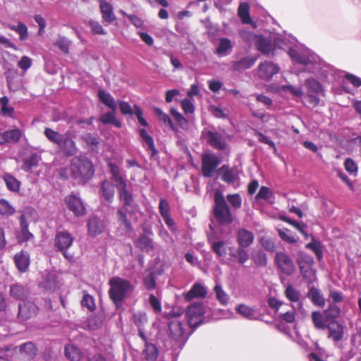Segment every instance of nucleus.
Returning a JSON list of instances; mask_svg holds the SVG:
<instances>
[{"instance_id":"6e6552de","label":"nucleus","mask_w":361,"mask_h":361,"mask_svg":"<svg viewBox=\"0 0 361 361\" xmlns=\"http://www.w3.org/2000/svg\"><path fill=\"white\" fill-rule=\"evenodd\" d=\"M204 314V309L202 303L195 302L191 305L186 311L188 324L196 328L202 323Z\"/></svg>"},{"instance_id":"473e14b6","label":"nucleus","mask_w":361,"mask_h":361,"mask_svg":"<svg viewBox=\"0 0 361 361\" xmlns=\"http://www.w3.org/2000/svg\"><path fill=\"white\" fill-rule=\"evenodd\" d=\"M41 159V156L37 154H32L30 157L25 158L23 161V170L26 172H30L32 168L38 166Z\"/></svg>"},{"instance_id":"5701e85b","label":"nucleus","mask_w":361,"mask_h":361,"mask_svg":"<svg viewBox=\"0 0 361 361\" xmlns=\"http://www.w3.org/2000/svg\"><path fill=\"white\" fill-rule=\"evenodd\" d=\"M58 147L66 156H73L78 152L75 142L68 136H64Z\"/></svg>"},{"instance_id":"cd10ccee","label":"nucleus","mask_w":361,"mask_h":361,"mask_svg":"<svg viewBox=\"0 0 361 361\" xmlns=\"http://www.w3.org/2000/svg\"><path fill=\"white\" fill-rule=\"evenodd\" d=\"M111 176L112 175L111 174ZM111 179H112V176H111ZM111 180L114 183V184H116V183L113 180ZM115 187H116V185H114L112 183L107 180H105L102 183L101 188L102 196L104 198V200H106L107 202H112L115 193Z\"/></svg>"},{"instance_id":"f03ea898","label":"nucleus","mask_w":361,"mask_h":361,"mask_svg":"<svg viewBox=\"0 0 361 361\" xmlns=\"http://www.w3.org/2000/svg\"><path fill=\"white\" fill-rule=\"evenodd\" d=\"M290 56L294 62L304 66L305 71L319 74L322 80L328 82L339 80V73L331 66L322 64L319 56L309 49H305L301 54L291 50Z\"/></svg>"},{"instance_id":"c9c22d12","label":"nucleus","mask_w":361,"mask_h":361,"mask_svg":"<svg viewBox=\"0 0 361 361\" xmlns=\"http://www.w3.org/2000/svg\"><path fill=\"white\" fill-rule=\"evenodd\" d=\"M64 351L66 357L72 361H79L82 357L80 350L72 344L66 345Z\"/></svg>"},{"instance_id":"052dcab7","label":"nucleus","mask_w":361,"mask_h":361,"mask_svg":"<svg viewBox=\"0 0 361 361\" xmlns=\"http://www.w3.org/2000/svg\"><path fill=\"white\" fill-rule=\"evenodd\" d=\"M312 240L311 243L306 245L307 248L312 250L319 259L322 258V252L321 249L320 242L316 240L314 237L312 238Z\"/></svg>"},{"instance_id":"bb28decb","label":"nucleus","mask_w":361,"mask_h":361,"mask_svg":"<svg viewBox=\"0 0 361 361\" xmlns=\"http://www.w3.org/2000/svg\"><path fill=\"white\" fill-rule=\"evenodd\" d=\"M329 329V337L338 342L343 338V327L338 322H331L326 326Z\"/></svg>"},{"instance_id":"9d476101","label":"nucleus","mask_w":361,"mask_h":361,"mask_svg":"<svg viewBox=\"0 0 361 361\" xmlns=\"http://www.w3.org/2000/svg\"><path fill=\"white\" fill-rule=\"evenodd\" d=\"M202 137L214 148L223 150L226 148V142L224 136L216 131L204 129L202 133Z\"/></svg>"},{"instance_id":"a18cd8bd","label":"nucleus","mask_w":361,"mask_h":361,"mask_svg":"<svg viewBox=\"0 0 361 361\" xmlns=\"http://www.w3.org/2000/svg\"><path fill=\"white\" fill-rule=\"evenodd\" d=\"M140 135L142 139L145 147L152 152V155H154L157 151L154 147V140L152 136H150L145 129L140 130Z\"/></svg>"},{"instance_id":"5fc2aeb1","label":"nucleus","mask_w":361,"mask_h":361,"mask_svg":"<svg viewBox=\"0 0 361 361\" xmlns=\"http://www.w3.org/2000/svg\"><path fill=\"white\" fill-rule=\"evenodd\" d=\"M171 113L174 120L178 123V124L182 129H188V121L180 113H179L176 109L173 108L171 109Z\"/></svg>"},{"instance_id":"c756f323","label":"nucleus","mask_w":361,"mask_h":361,"mask_svg":"<svg viewBox=\"0 0 361 361\" xmlns=\"http://www.w3.org/2000/svg\"><path fill=\"white\" fill-rule=\"evenodd\" d=\"M23 135L22 131L18 128L6 130L1 134V141L5 142H17Z\"/></svg>"},{"instance_id":"f257e3e1","label":"nucleus","mask_w":361,"mask_h":361,"mask_svg":"<svg viewBox=\"0 0 361 361\" xmlns=\"http://www.w3.org/2000/svg\"><path fill=\"white\" fill-rule=\"evenodd\" d=\"M112 180L116 183L122 207L117 211L119 227L125 233L133 231L132 224L128 218L133 211V198L132 193L127 189L126 180L121 176L119 167L113 162L108 163Z\"/></svg>"},{"instance_id":"4d7b16f0","label":"nucleus","mask_w":361,"mask_h":361,"mask_svg":"<svg viewBox=\"0 0 361 361\" xmlns=\"http://www.w3.org/2000/svg\"><path fill=\"white\" fill-rule=\"evenodd\" d=\"M15 212V209L5 200H0V214L11 216Z\"/></svg>"},{"instance_id":"39448f33","label":"nucleus","mask_w":361,"mask_h":361,"mask_svg":"<svg viewBox=\"0 0 361 361\" xmlns=\"http://www.w3.org/2000/svg\"><path fill=\"white\" fill-rule=\"evenodd\" d=\"M214 198L215 205L213 213L216 221L222 225L231 224L233 221L232 214L222 192L216 190L214 192Z\"/></svg>"},{"instance_id":"6e6d98bb","label":"nucleus","mask_w":361,"mask_h":361,"mask_svg":"<svg viewBox=\"0 0 361 361\" xmlns=\"http://www.w3.org/2000/svg\"><path fill=\"white\" fill-rule=\"evenodd\" d=\"M81 305L83 307H87L90 311L94 310L96 307L94 298L85 291L83 292Z\"/></svg>"},{"instance_id":"2eb2a0df","label":"nucleus","mask_w":361,"mask_h":361,"mask_svg":"<svg viewBox=\"0 0 361 361\" xmlns=\"http://www.w3.org/2000/svg\"><path fill=\"white\" fill-rule=\"evenodd\" d=\"M66 203L69 210L76 216H82L85 214V207L81 199L75 195H70L66 197Z\"/></svg>"},{"instance_id":"58836bf2","label":"nucleus","mask_w":361,"mask_h":361,"mask_svg":"<svg viewBox=\"0 0 361 361\" xmlns=\"http://www.w3.org/2000/svg\"><path fill=\"white\" fill-rule=\"evenodd\" d=\"M307 295L315 305L321 307L324 306V298L318 289L314 287L311 288L308 291Z\"/></svg>"},{"instance_id":"4c0bfd02","label":"nucleus","mask_w":361,"mask_h":361,"mask_svg":"<svg viewBox=\"0 0 361 361\" xmlns=\"http://www.w3.org/2000/svg\"><path fill=\"white\" fill-rule=\"evenodd\" d=\"M325 315H323L320 312L314 311L312 313V319L314 326L317 329H325L327 326V319Z\"/></svg>"},{"instance_id":"6ab92c4d","label":"nucleus","mask_w":361,"mask_h":361,"mask_svg":"<svg viewBox=\"0 0 361 361\" xmlns=\"http://www.w3.org/2000/svg\"><path fill=\"white\" fill-rule=\"evenodd\" d=\"M105 228L104 221L97 216H92L87 221L88 234L92 237H95L101 234Z\"/></svg>"},{"instance_id":"4be33fe9","label":"nucleus","mask_w":361,"mask_h":361,"mask_svg":"<svg viewBox=\"0 0 361 361\" xmlns=\"http://www.w3.org/2000/svg\"><path fill=\"white\" fill-rule=\"evenodd\" d=\"M257 59V56H248L232 63V69L243 71L252 67Z\"/></svg>"},{"instance_id":"f3484780","label":"nucleus","mask_w":361,"mask_h":361,"mask_svg":"<svg viewBox=\"0 0 361 361\" xmlns=\"http://www.w3.org/2000/svg\"><path fill=\"white\" fill-rule=\"evenodd\" d=\"M285 295L288 300L293 303L292 307L293 310H298L301 313L304 312L302 304L300 302V294L298 290L292 286L288 285L285 290Z\"/></svg>"},{"instance_id":"4468645a","label":"nucleus","mask_w":361,"mask_h":361,"mask_svg":"<svg viewBox=\"0 0 361 361\" xmlns=\"http://www.w3.org/2000/svg\"><path fill=\"white\" fill-rule=\"evenodd\" d=\"M13 350L16 353H19L23 358L33 359L37 355V348L32 342H27L16 347H7L6 351Z\"/></svg>"},{"instance_id":"338daca9","label":"nucleus","mask_w":361,"mask_h":361,"mask_svg":"<svg viewBox=\"0 0 361 361\" xmlns=\"http://www.w3.org/2000/svg\"><path fill=\"white\" fill-rule=\"evenodd\" d=\"M143 281L144 285L147 290H152L155 289L157 286L156 279L152 273H150L149 275L145 276Z\"/></svg>"},{"instance_id":"7ed1b4c3","label":"nucleus","mask_w":361,"mask_h":361,"mask_svg":"<svg viewBox=\"0 0 361 361\" xmlns=\"http://www.w3.org/2000/svg\"><path fill=\"white\" fill-rule=\"evenodd\" d=\"M110 298L116 305L121 304L123 300L134 290L133 285L128 280L114 276L109 280Z\"/></svg>"},{"instance_id":"8fccbe9b","label":"nucleus","mask_w":361,"mask_h":361,"mask_svg":"<svg viewBox=\"0 0 361 361\" xmlns=\"http://www.w3.org/2000/svg\"><path fill=\"white\" fill-rule=\"evenodd\" d=\"M133 321L137 326V329H140V327L145 328L148 319L145 312H137L133 314Z\"/></svg>"},{"instance_id":"3c124183","label":"nucleus","mask_w":361,"mask_h":361,"mask_svg":"<svg viewBox=\"0 0 361 361\" xmlns=\"http://www.w3.org/2000/svg\"><path fill=\"white\" fill-rule=\"evenodd\" d=\"M145 347L144 353L145 358L149 361L156 360L158 355V351L156 346L154 344L146 342Z\"/></svg>"},{"instance_id":"f704fd0d","label":"nucleus","mask_w":361,"mask_h":361,"mask_svg":"<svg viewBox=\"0 0 361 361\" xmlns=\"http://www.w3.org/2000/svg\"><path fill=\"white\" fill-rule=\"evenodd\" d=\"M21 231L18 238L20 242H27L33 239V235L28 231V225L25 217L22 216L20 219Z\"/></svg>"},{"instance_id":"1a4fd4ad","label":"nucleus","mask_w":361,"mask_h":361,"mask_svg":"<svg viewBox=\"0 0 361 361\" xmlns=\"http://www.w3.org/2000/svg\"><path fill=\"white\" fill-rule=\"evenodd\" d=\"M172 314L174 318L169 324L171 335L176 341L178 342V345L183 344L185 329L181 321L178 318L180 315V312L179 310L177 312L173 311Z\"/></svg>"},{"instance_id":"79ce46f5","label":"nucleus","mask_w":361,"mask_h":361,"mask_svg":"<svg viewBox=\"0 0 361 361\" xmlns=\"http://www.w3.org/2000/svg\"><path fill=\"white\" fill-rule=\"evenodd\" d=\"M116 112V111L111 110L110 111L102 114L100 117L101 122L104 124H114L116 128H120L121 127V123L116 119L115 116Z\"/></svg>"},{"instance_id":"774afa93","label":"nucleus","mask_w":361,"mask_h":361,"mask_svg":"<svg viewBox=\"0 0 361 361\" xmlns=\"http://www.w3.org/2000/svg\"><path fill=\"white\" fill-rule=\"evenodd\" d=\"M324 314L326 318H336L340 314V309L334 304L331 305L328 310L324 312Z\"/></svg>"},{"instance_id":"bf43d9fd","label":"nucleus","mask_w":361,"mask_h":361,"mask_svg":"<svg viewBox=\"0 0 361 361\" xmlns=\"http://www.w3.org/2000/svg\"><path fill=\"white\" fill-rule=\"evenodd\" d=\"M280 91H288L295 97H301L303 95V91L301 87H296L291 85H282L279 87Z\"/></svg>"},{"instance_id":"dca6fc26","label":"nucleus","mask_w":361,"mask_h":361,"mask_svg":"<svg viewBox=\"0 0 361 361\" xmlns=\"http://www.w3.org/2000/svg\"><path fill=\"white\" fill-rule=\"evenodd\" d=\"M275 261L281 271L287 275H290L294 271V264L290 258L283 252H278L275 257Z\"/></svg>"},{"instance_id":"a19ab883","label":"nucleus","mask_w":361,"mask_h":361,"mask_svg":"<svg viewBox=\"0 0 361 361\" xmlns=\"http://www.w3.org/2000/svg\"><path fill=\"white\" fill-rule=\"evenodd\" d=\"M232 43L227 38H221L219 40V46L216 49V54L221 56H227L232 49Z\"/></svg>"},{"instance_id":"a211bd4d","label":"nucleus","mask_w":361,"mask_h":361,"mask_svg":"<svg viewBox=\"0 0 361 361\" xmlns=\"http://www.w3.org/2000/svg\"><path fill=\"white\" fill-rule=\"evenodd\" d=\"M207 294V288L200 283H195L189 291L184 293L185 300L190 302L193 299L204 298Z\"/></svg>"},{"instance_id":"9b49d317","label":"nucleus","mask_w":361,"mask_h":361,"mask_svg":"<svg viewBox=\"0 0 361 361\" xmlns=\"http://www.w3.org/2000/svg\"><path fill=\"white\" fill-rule=\"evenodd\" d=\"M279 67L277 64L265 61L259 64L257 68L258 77L264 80H269L272 77L279 72Z\"/></svg>"},{"instance_id":"a878e982","label":"nucleus","mask_w":361,"mask_h":361,"mask_svg":"<svg viewBox=\"0 0 361 361\" xmlns=\"http://www.w3.org/2000/svg\"><path fill=\"white\" fill-rule=\"evenodd\" d=\"M235 311L243 317L248 320H257L259 314L256 310L245 304H240L235 307Z\"/></svg>"},{"instance_id":"0eeeda50","label":"nucleus","mask_w":361,"mask_h":361,"mask_svg":"<svg viewBox=\"0 0 361 361\" xmlns=\"http://www.w3.org/2000/svg\"><path fill=\"white\" fill-rule=\"evenodd\" d=\"M242 37L247 41H254L257 49L265 55L269 54L273 50L274 44H272L269 39L262 37V35H256L251 32L241 31L240 32Z\"/></svg>"},{"instance_id":"c85d7f7f","label":"nucleus","mask_w":361,"mask_h":361,"mask_svg":"<svg viewBox=\"0 0 361 361\" xmlns=\"http://www.w3.org/2000/svg\"><path fill=\"white\" fill-rule=\"evenodd\" d=\"M15 263L19 271H25L30 265V256L23 251L17 253L14 257Z\"/></svg>"},{"instance_id":"f8f14e48","label":"nucleus","mask_w":361,"mask_h":361,"mask_svg":"<svg viewBox=\"0 0 361 361\" xmlns=\"http://www.w3.org/2000/svg\"><path fill=\"white\" fill-rule=\"evenodd\" d=\"M220 159L214 154H207L202 157V173L205 177L213 176L216 167L220 164Z\"/></svg>"},{"instance_id":"72a5a7b5","label":"nucleus","mask_w":361,"mask_h":361,"mask_svg":"<svg viewBox=\"0 0 361 361\" xmlns=\"http://www.w3.org/2000/svg\"><path fill=\"white\" fill-rule=\"evenodd\" d=\"M238 16L244 24H251L252 23L250 16V6L246 2L240 4L238 8Z\"/></svg>"},{"instance_id":"de8ad7c7","label":"nucleus","mask_w":361,"mask_h":361,"mask_svg":"<svg viewBox=\"0 0 361 361\" xmlns=\"http://www.w3.org/2000/svg\"><path fill=\"white\" fill-rule=\"evenodd\" d=\"M214 293L217 300L223 305H226L228 303L230 300L229 295L224 290L221 286L216 283L214 288Z\"/></svg>"},{"instance_id":"13d9d810","label":"nucleus","mask_w":361,"mask_h":361,"mask_svg":"<svg viewBox=\"0 0 361 361\" xmlns=\"http://www.w3.org/2000/svg\"><path fill=\"white\" fill-rule=\"evenodd\" d=\"M279 234L280 238L288 243H295L298 241V238L295 237L294 235L291 233V231L288 229H282L279 230Z\"/></svg>"},{"instance_id":"680f3d73","label":"nucleus","mask_w":361,"mask_h":361,"mask_svg":"<svg viewBox=\"0 0 361 361\" xmlns=\"http://www.w3.org/2000/svg\"><path fill=\"white\" fill-rule=\"evenodd\" d=\"M212 250L219 257H225L226 255V243L223 241H218L212 243Z\"/></svg>"},{"instance_id":"37998d69","label":"nucleus","mask_w":361,"mask_h":361,"mask_svg":"<svg viewBox=\"0 0 361 361\" xmlns=\"http://www.w3.org/2000/svg\"><path fill=\"white\" fill-rule=\"evenodd\" d=\"M63 53L68 54L72 42L64 36L59 35L54 43Z\"/></svg>"},{"instance_id":"e433bc0d","label":"nucleus","mask_w":361,"mask_h":361,"mask_svg":"<svg viewBox=\"0 0 361 361\" xmlns=\"http://www.w3.org/2000/svg\"><path fill=\"white\" fill-rule=\"evenodd\" d=\"M7 27L17 32L20 40L25 41L27 39V27L24 23L18 22L17 24H8Z\"/></svg>"},{"instance_id":"2f4dec72","label":"nucleus","mask_w":361,"mask_h":361,"mask_svg":"<svg viewBox=\"0 0 361 361\" xmlns=\"http://www.w3.org/2000/svg\"><path fill=\"white\" fill-rule=\"evenodd\" d=\"M305 85L307 86L308 89V92L314 93L317 95L324 96L325 92L324 89L322 87V85L314 78H307L305 82Z\"/></svg>"},{"instance_id":"09e8293b","label":"nucleus","mask_w":361,"mask_h":361,"mask_svg":"<svg viewBox=\"0 0 361 361\" xmlns=\"http://www.w3.org/2000/svg\"><path fill=\"white\" fill-rule=\"evenodd\" d=\"M244 248L245 247L239 246L234 252L231 253V256L240 264H244L249 259V255Z\"/></svg>"},{"instance_id":"7c9ffc66","label":"nucleus","mask_w":361,"mask_h":361,"mask_svg":"<svg viewBox=\"0 0 361 361\" xmlns=\"http://www.w3.org/2000/svg\"><path fill=\"white\" fill-rule=\"evenodd\" d=\"M98 97L99 100L106 106L110 110L116 111L117 110V104L114 99V97L111 95L110 93L99 90L98 92Z\"/></svg>"},{"instance_id":"412c9836","label":"nucleus","mask_w":361,"mask_h":361,"mask_svg":"<svg viewBox=\"0 0 361 361\" xmlns=\"http://www.w3.org/2000/svg\"><path fill=\"white\" fill-rule=\"evenodd\" d=\"M99 8L102 15L103 20L111 23L116 20V16L114 13V7L112 4L106 0H99Z\"/></svg>"},{"instance_id":"b1692460","label":"nucleus","mask_w":361,"mask_h":361,"mask_svg":"<svg viewBox=\"0 0 361 361\" xmlns=\"http://www.w3.org/2000/svg\"><path fill=\"white\" fill-rule=\"evenodd\" d=\"M295 38L293 37H289L287 38L284 36H278L274 38V44L275 47H278L279 49H288V54L290 55V52L291 50H295V49L292 47V44H294L295 43ZM304 50L301 51L300 52L297 50V51L299 54H302Z\"/></svg>"},{"instance_id":"c03bdc74","label":"nucleus","mask_w":361,"mask_h":361,"mask_svg":"<svg viewBox=\"0 0 361 361\" xmlns=\"http://www.w3.org/2000/svg\"><path fill=\"white\" fill-rule=\"evenodd\" d=\"M44 134L51 142L56 144L57 146L60 145L61 140L64 137V135L49 128H46L44 129Z\"/></svg>"},{"instance_id":"ddd939ff","label":"nucleus","mask_w":361,"mask_h":361,"mask_svg":"<svg viewBox=\"0 0 361 361\" xmlns=\"http://www.w3.org/2000/svg\"><path fill=\"white\" fill-rule=\"evenodd\" d=\"M220 173L221 178L224 182L235 188L239 187L240 177L237 169L229 168L228 166L224 165L220 168Z\"/></svg>"},{"instance_id":"20e7f679","label":"nucleus","mask_w":361,"mask_h":361,"mask_svg":"<svg viewBox=\"0 0 361 361\" xmlns=\"http://www.w3.org/2000/svg\"><path fill=\"white\" fill-rule=\"evenodd\" d=\"M71 171L74 179L83 183L94 174L92 162L85 157H75L72 159Z\"/></svg>"},{"instance_id":"49530a36","label":"nucleus","mask_w":361,"mask_h":361,"mask_svg":"<svg viewBox=\"0 0 361 361\" xmlns=\"http://www.w3.org/2000/svg\"><path fill=\"white\" fill-rule=\"evenodd\" d=\"M154 112L160 121H161L164 124L169 126L171 128V129L173 130V131H177V128L173 123L171 118L168 114L163 112L159 108H155Z\"/></svg>"},{"instance_id":"ea45409f","label":"nucleus","mask_w":361,"mask_h":361,"mask_svg":"<svg viewBox=\"0 0 361 361\" xmlns=\"http://www.w3.org/2000/svg\"><path fill=\"white\" fill-rule=\"evenodd\" d=\"M3 180L7 188L13 192H18L20 189V182L10 173H6L3 176Z\"/></svg>"},{"instance_id":"603ef678","label":"nucleus","mask_w":361,"mask_h":361,"mask_svg":"<svg viewBox=\"0 0 361 361\" xmlns=\"http://www.w3.org/2000/svg\"><path fill=\"white\" fill-rule=\"evenodd\" d=\"M137 246L142 250L149 252L153 249L152 240L147 235H142L137 240Z\"/></svg>"},{"instance_id":"e2e57ef3","label":"nucleus","mask_w":361,"mask_h":361,"mask_svg":"<svg viewBox=\"0 0 361 361\" xmlns=\"http://www.w3.org/2000/svg\"><path fill=\"white\" fill-rule=\"evenodd\" d=\"M253 261L257 266L265 267L267 263V258L266 254L262 252H258L252 257Z\"/></svg>"},{"instance_id":"0e129e2a","label":"nucleus","mask_w":361,"mask_h":361,"mask_svg":"<svg viewBox=\"0 0 361 361\" xmlns=\"http://www.w3.org/2000/svg\"><path fill=\"white\" fill-rule=\"evenodd\" d=\"M260 244L261 245L269 252H274L275 250V244L274 240L269 237H262L260 238Z\"/></svg>"},{"instance_id":"423d86ee","label":"nucleus","mask_w":361,"mask_h":361,"mask_svg":"<svg viewBox=\"0 0 361 361\" xmlns=\"http://www.w3.org/2000/svg\"><path fill=\"white\" fill-rule=\"evenodd\" d=\"M74 237L66 231H58L54 238V245L56 249L68 260H72L73 256L67 253L68 249L73 245Z\"/></svg>"},{"instance_id":"aec40b11","label":"nucleus","mask_w":361,"mask_h":361,"mask_svg":"<svg viewBox=\"0 0 361 361\" xmlns=\"http://www.w3.org/2000/svg\"><path fill=\"white\" fill-rule=\"evenodd\" d=\"M37 307L30 302L22 301L18 305V316L26 320L36 314Z\"/></svg>"},{"instance_id":"69168bd1","label":"nucleus","mask_w":361,"mask_h":361,"mask_svg":"<svg viewBox=\"0 0 361 361\" xmlns=\"http://www.w3.org/2000/svg\"><path fill=\"white\" fill-rule=\"evenodd\" d=\"M280 219L282 221H285V222L292 225L293 226H294L301 233H305V230H304V228L305 227V224L299 223V222H298V221H296L295 220H293V219H290V218H288V217H287L286 216H281L280 217Z\"/></svg>"},{"instance_id":"864d4df0","label":"nucleus","mask_w":361,"mask_h":361,"mask_svg":"<svg viewBox=\"0 0 361 361\" xmlns=\"http://www.w3.org/2000/svg\"><path fill=\"white\" fill-rule=\"evenodd\" d=\"M10 293L12 297L16 299L23 300L25 295V289L20 284H13L11 286Z\"/></svg>"},{"instance_id":"393cba45","label":"nucleus","mask_w":361,"mask_h":361,"mask_svg":"<svg viewBox=\"0 0 361 361\" xmlns=\"http://www.w3.org/2000/svg\"><path fill=\"white\" fill-rule=\"evenodd\" d=\"M237 241L239 246L247 247L253 243L254 235L247 229L240 228L237 233Z\"/></svg>"}]
</instances>
